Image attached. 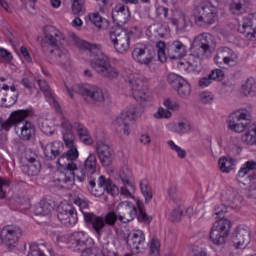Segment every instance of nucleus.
Listing matches in <instances>:
<instances>
[{"label":"nucleus","instance_id":"obj_1","mask_svg":"<svg viewBox=\"0 0 256 256\" xmlns=\"http://www.w3.org/2000/svg\"><path fill=\"white\" fill-rule=\"evenodd\" d=\"M61 133L63 141L68 147V151L59 156L57 165L60 169L56 173V181L60 183L63 189H71L75 185V175L78 181H85L87 177L97 173V156L90 154L84 161V168H77V164L73 163L79 157V151L75 147V134H73V125L65 116L61 118Z\"/></svg>","mask_w":256,"mask_h":256},{"label":"nucleus","instance_id":"obj_2","mask_svg":"<svg viewBox=\"0 0 256 256\" xmlns=\"http://www.w3.org/2000/svg\"><path fill=\"white\" fill-rule=\"evenodd\" d=\"M65 41V35L61 33L55 26H45L44 27V42L54 47L50 51V62L60 65V67H70L71 66V54L69 50L64 47H59Z\"/></svg>","mask_w":256,"mask_h":256},{"label":"nucleus","instance_id":"obj_3","mask_svg":"<svg viewBox=\"0 0 256 256\" xmlns=\"http://www.w3.org/2000/svg\"><path fill=\"white\" fill-rule=\"evenodd\" d=\"M79 47L84 51H88L90 56L89 65L100 77L105 79H117L119 77V70L113 67L109 60L103 56L98 44H91L82 40L79 43Z\"/></svg>","mask_w":256,"mask_h":256},{"label":"nucleus","instance_id":"obj_4","mask_svg":"<svg viewBox=\"0 0 256 256\" xmlns=\"http://www.w3.org/2000/svg\"><path fill=\"white\" fill-rule=\"evenodd\" d=\"M213 45V36L209 33H201L196 36L191 44L188 63L190 67L199 69L203 59L211 55V46Z\"/></svg>","mask_w":256,"mask_h":256},{"label":"nucleus","instance_id":"obj_5","mask_svg":"<svg viewBox=\"0 0 256 256\" xmlns=\"http://www.w3.org/2000/svg\"><path fill=\"white\" fill-rule=\"evenodd\" d=\"M225 213H227L225 205H219L214 208V215L219 219L213 224L209 234V240L214 245H225L226 239L229 237L231 221L225 219Z\"/></svg>","mask_w":256,"mask_h":256},{"label":"nucleus","instance_id":"obj_6","mask_svg":"<svg viewBox=\"0 0 256 256\" xmlns=\"http://www.w3.org/2000/svg\"><path fill=\"white\" fill-rule=\"evenodd\" d=\"M137 207L139 211L138 214ZM137 207L128 201L120 202L116 207V211H118V221H120V223H131L133 219L137 218L140 223H151V221H153V217L147 215L143 208V202L138 201Z\"/></svg>","mask_w":256,"mask_h":256},{"label":"nucleus","instance_id":"obj_7","mask_svg":"<svg viewBox=\"0 0 256 256\" xmlns=\"http://www.w3.org/2000/svg\"><path fill=\"white\" fill-rule=\"evenodd\" d=\"M110 41L117 53H127L131 47L132 39H137V28L130 30L115 29L110 31Z\"/></svg>","mask_w":256,"mask_h":256},{"label":"nucleus","instance_id":"obj_8","mask_svg":"<svg viewBox=\"0 0 256 256\" xmlns=\"http://www.w3.org/2000/svg\"><path fill=\"white\" fill-rule=\"evenodd\" d=\"M91 241L85 232H74L70 235L68 243L72 247H78L77 251L81 252V256H105L101 248L87 247V244L91 243Z\"/></svg>","mask_w":256,"mask_h":256},{"label":"nucleus","instance_id":"obj_9","mask_svg":"<svg viewBox=\"0 0 256 256\" xmlns=\"http://www.w3.org/2000/svg\"><path fill=\"white\" fill-rule=\"evenodd\" d=\"M66 91L71 99H73V93L82 95V97H87L88 99L96 101L97 103H103V101L107 99V93L103 92V89L90 84H76L73 85L71 89L66 86Z\"/></svg>","mask_w":256,"mask_h":256},{"label":"nucleus","instance_id":"obj_10","mask_svg":"<svg viewBox=\"0 0 256 256\" xmlns=\"http://www.w3.org/2000/svg\"><path fill=\"white\" fill-rule=\"evenodd\" d=\"M143 109L141 106H132L126 112L120 113L113 121V127L117 133L129 135V123L135 121L137 117H141Z\"/></svg>","mask_w":256,"mask_h":256},{"label":"nucleus","instance_id":"obj_11","mask_svg":"<svg viewBox=\"0 0 256 256\" xmlns=\"http://www.w3.org/2000/svg\"><path fill=\"white\" fill-rule=\"evenodd\" d=\"M95 187H97L95 178H90L88 182V191L91 193V195H94V197H101L105 191L112 197L119 195V187H117V185H115L111 179L105 178V176L99 177L98 188Z\"/></svg>","mask_w":256,"mask_h":256},{"label":"nucleus","instance_id":"obj_12","mask_svg":"<svg viewBox=\"0 0 256 256\" xmlns=\"http://www.w3.org/2000/svg\"><path fill=\"white\" fill-rule=\"evenodd\" d=\"M194 23L198 27H207V25H213L217 21V13L215 10L206 4L196 6L193 12Z\"/></svg>","mask_w":256,"mask_h":256},{"label":"nucleus","instance_id":"obj_13","mask_svg":"<svg viewBox=\"0 0 256 256\" xmlns=\"http://www.w3.org/2000/svg\"><path fill=\"white\" fill-rule=\"evenodd\" d=\"M22 111L26 112L27 114L21 115L22 120L16 125L15 131L22 141H31L32 139H35V125L25 119L33 115V110L27 109Z\"/></svg>","mask_w":256,"mask_h":256},{"label":"nucleus","instance_id":"obj_14","mask_svg":"<svg viewBox=\"0 0 256 256\" xmlns=\"http://www.w3.org/2000/svg\"><path fill=\"white\" fill-rule=\"evenodd\" d=\"M156 55L155 49L147 45L136 46L132 51V59L144 67H151L155 63Z\"/></svg>","mask_w":256,"mask_h":256},{"label":"nucleus","instance_id":"obj_15","mask_svg":"<svg viewBox=\"0 0 256 256\" xmlns=\"http://www.w3.org/2000/svg\"><path fill=\"white\" fill-rule=\"evenodd\" d=\"M168 83L181 99H188L189 95H191V85L180 75L170 73L168 75Z\"/></svg>","mask_w":256,"mask_h":256},{"label":"nucleus","instance_id":"obj_16","mask_svg":"<svg viewBox=\"0 0 256 256\" xmlns=\"http://www.w3.org/2000/svg\"><path fill=\"white\" fill-rule=\"evenodd\" d=\"M20 237H23V230L21 227L15 225L3 228L0 233V241H2L8 249L15 248Z\"/></svg>","mask_w":256,"mask_h":256},{"label":"nucleus","instance_id":"obj_17","mask_svg":"<svg viewBox=\"0 0 256 256\" xmlns=\"http://www.w3.org/2000/svg\"><path fill=\"white\" fill-rule=\"evenodd\" d=\"M130 89L132 91V96L135 100L140 103L146 102L149 99L147 92L145 91V82L140 76H133L128 79Z\"/></svg>","mask_w":256,"mask_h":256},{"label":"nucleus","instance_id":"obj_18","mask_svg":"<svg viewBox=\"0 0 256 256\" xmlns=\"http://www.w3.org/2000/svg\"><path fill=\"white\" fill-rule=\"evenodd\" d=\"M57 218L62 222V225H65L66 227H73V225L79 221L77 210L70 204L58 207Z\"/></svg>","mask_w":256,"mask_h":256},{"label":"nucleus","instance_id":"obj_19","mask_svg":"<svg viewBox=\"0 0 256 256\" xmlns=\"http://www.w3.org/2000/svg\"><path fill=\"white\" fill-rule=\"evenodd\" d=\"M231 239L236 249H245L251 241V230L247 226H238L233 231Z\"/></svg>","mask_w":256,"mask_h":256},{"label":"nucleus","instance_id":"obj_20","mask_svg":"<svg viewBox=\"0 0 256 256\" xmlns=\"http://www.w3.org/2000/svg\"><path fill=\"white\" fill-rule=\"evenodd\" d=\"M243 121H247V113L240 111L233 112L227 120L229 130L235 133H243L247 129V122Z\"/></svg>","mask_w":256,"mask_h":256},{"label":"nucleus","instance_id":"obj_21","mask_svg":"<svg viewBox=\"0 0 256 256\" xmlns=\"http://www.w3.org/2000/svg\"><path fill=\"white\" fill-rule=\"evenodd\" d=\"M239 57L233 51V49L229 47H222L218 50V53L214 57V61L216 65H230L233 67V65H237Z\"/></svg>","mask_w":256,"mask_h":256},{"label":"nucleus","instance_id":"obj_22","mask_svg":"<svg viewBox=\"0 0 256 256\" xmlns=\"http://www.w3.org/2000/svg\"><path fill=\"white\" fill-rule=\"evenodd\" d=\"M123 241H125L128 249H131L133 253L139 252V245L145 243V233L142 230H135L124 234Z\"/></svg>","mask_w":256,"mask_h":256},{"label":"nucleus","instance_id":"obj_23","mask_svg":"<svg viewBox=\"0 0 256 256\" xmlns=\"http://www.w3.org/2000/svg\"><path fill=\"white\" fill-rule=\"evenodd\" d=\"M167 56L169 59L177 61L187 55V46L179 40H174L166 45Z\"/></svg>","mask_w":256,"mask_h":256},{"label":"nucleus","instance_id":"obj_24","mask_svg":"<svg viewBox=\"0 0 256 256\" xmlns=\"http://www.w3.org/2000/svg\"><path fill=\"white\" fill-rule=\"evenodd\" d=\"M82 213L85 223H87V225H92V228L94 229L96 235L98 237H101V235H103V228L105 227V225H107L105 223V218L97 216L93 212L82 211Z\"/></svg>","mask_w":256,"mask_h":256},{"label":"nucleus","instance_id":"obj_25","mask_svg":"<svg viewBox=\"0 0 256 256\" xmlns=\"http://www.w3.org/2000/svg\"><path fill=\"white\" fill-rule=\"evenodd\" d=\"M221 201H224L226 204L220 205H224L226 208L231 207V209H237L238 207H241V204L243 203V196L233 190H226L221 194Z\"/></svg>","mask_w":256,"mask_h":256},{"label":"nucleus","instance_id":"obj_26","mask_svg":"<svg viewBox=\"0 0 256 256\" xmlns=\"http://www.w3.org/2000/svg\"><path fill=\"white\" fill-rule=\"evenodd\" d=\"M112 19L117 25H125L131 19V12L123 4H117L112 10Z\"/></svg>","mask_w":256,"mask_h":256},{"label":"nucleus","instance_id":"obj_27","mask_svg":"<svg viewBox=\"0 0 256 256\" xmlns=\"http://www.w3.org/2000/svg\"><path fill=\"white\" fill-rule=\"evenodd\" d=\"M119 177L124 186L121 187L120 193L121 195H125V197H131V192L128 187H133L131 184V179H133V172L129 169V166H123L120 169Z\"/></svg>","mask_w":256,"mask_h":256},{"label":"nucleus","instance_id":"obj_28","mask_svg":"<svg viewBox=\"0 0 256 256\" xmlns=\"http://www.w3.org/2000/svg\"><path fill=\"white\" fill-rule=\"evenodd\" d=\"M21 115H27V112L23 110H17L11 113L9 118L7 120H4L3 118H0V129L1 131H9L11 127H15L17 129L18 123H21L22 116Z\"/></svg>","mask_w":256,"mask_h":256},{"label":"nucleus","instance_id":"obj_29","mask_svg":"<svg viewBox=\"0 0 256 256\" xmlns=\"http://www.w3.org/2000/svg\"><path fill=\"white\" fill-rule=\"evenodd\" d=\"M97 155L103 167H109L113 163V154L109 145L101 142L96 145Z\"/></svg>","mask_w":256,"mask_h":256},{"label":"nucleus","instance_id":"obj_30","mask_svg":"<svg viewBox=\"0 0 256 256\" xmlns=\"http://www.w3.org/2000/svg\"><path fill=\"white\" fill-rule=\"evenodd\" d=\"M42 149L44 151L45 159L47 161H55L61 153H63V143L61 142H52L42 145Z\"/></svg>","mask_w":256,"mask_h":256},{"label":"nucleus","instance_id":"obj_31","mask_svg":"<svg viewBox=\"0 0 256 256\" xmlns=\"http://www.w3.org/2000/svg\"><path fill=\"white\" fill-rule=\"evenodd\" d=\"M248 9H251V0H233L229 6L232 15H244Z\"/></svg>","mask_w":256,"mask_h":256},{"label":"nucleus","instance_id":"obj_32","mask_svg":"<svg viewBox=\"0 0 256 256\" xmlns=\"http://www.w3.org/2000/svg\"><path fill=\"white\" fill-rule=\"evenodd\" d=\"M165 33H167V28L161 23H154L146 30V35L151 41H155V39H163Z\"/></svg>","mask_w":256,"mask_h":256},{"label":"nucleus","instance_id":"obj_33","mask_svg":"<svg viewBox=\"0 0 256 256\" xmlns=\"http://www.w3.org/2000/svg\"><path fill=\"white\" fill-rule=\"evenodd\" d=\"M225 77V72L223 70L217 68L211 71L208 77L201 78L199 80L200 87H209L211 85V81H223Z\"/></svg>","mask_w":256,"mask_h":256},{"label":"nucleus","instance_id":"obj_34","mask_svg":"<svg viewBox=\"0 0 256 256\" xmlns=\"http://www.w3.org/2000/svg\"><path fill=\"white\" fill-rule=\"evenodd\" d=\"M239 33L245 35L246 39L254 41L256 39V27H253V21L249 18H245L241 27L238 28Z\"/></svg>","mask_w":256,"mask_h":256},{"label":"nucleus","instance_id":"obj_35","mask_svg":"<svg viewBox=\"0 0 256 256\" xmlns=\"http://www.w3.org/2000/svg\"><path fill=\"white\" fill-rule=\"evenodd\" d=\"M41 171V162L39 160H34V162H28L22 166V172L24 175L28 177H35V175H39Z\"/></svg>","mask_w":256,"mask_h":256},{"label":"nucleus","instance_id":"obj_36","mask_svg":"<svg viewBox=\"0 0 256 256\" xmlns=\"http://www.w3.org/2000/svg\"><path fill=\"white\" fill-rule=\"evenodd\" d=\"M53 211V206L49 202L42 200L35 209V215L49 217Z\"/></svg>","mask_w":256,"mask_h":256},{"label":"nucleus","instance_id":"obj_37","mask_svg":"<svg viewBox=\"0 0 256 256\" xmlns=\"http://www.w3.org/2000/svg\"><path fill=\"white\" fill-rule=\"evenodd\" d=\"M242 142L246 145H256V124L249 127V132L242 136Z\"/></svg>","mask_w":256,"mask_h":256},{"label":"nucleus","instance_id":"obj_38","mask_svg":"<svg viewBox=\"0 0 256 256\" xmlns=\"http://www.w3.org/2000/svg\"><path fill=\"white\" fill-rule=\"evenodd\" d=\"M242 93L245 97H255L256 94V83L255 80H247L244 85H242Z\"/></svg>","mask_w":256,"mask_h":256},{"label":"nucleus","instance_id":"obj_39","mask_svg":"<svg viewBox=\"0 0 256 256\" xmlns=\"http://www.w3.org/2000/svg\"><path fill=\"white\" fill-rule=\"evenodd\" d=\"M140 189L142 195L145 197V203H149L153 199V193L151 192V186L149 185V181L147 179L140 181Z\"/></svg>","mask_w":256,"mask_h":256},{"label":"nucleus","instance_id":"obj_40","mask_svg":"<svg viewBox=\"0 0 256 256\" xmlns=\"http://www.w3.org/2000/svg\"><path fill=\"white\" fill-rule=\"evenodd\" d=\"M171 131H173V133H178L179 135L189 133L191 131V124L187 122L175 123L171 126Z\"/></svg>","mask_w":256,"mask_h":256},{"label":"nucleus","instance_id":"obj_41","mask_svg":"<svg viewBox=\"0 0 256 256\" xmlns=\"http://www.w3.org/2000/svg\"><path fill=\"white\" fill-rule=\"evenodd\" d=\"M104 218V222L109 227H114L115 223H117V220H119V212L117 211V208L115 211L108 212Z\"/></svg>","mask_w":256,"mask_h":256},{"label":"nucleus","instance_id":"obj_42","mask_svg":"<svg viewBox=\"0 0 256 256\" xmlns=\"http://www.w3.org/2000/svg\"><path fill=\"white\" fill-rule=\"evenodd\" d=\"M218 165H219L220 171H222V173H229V171H232V169H233V162L231 160L227 159V157L220 158Z\"/></svg>","mask_w":256,"mask_h":256},{"label":"nucleus","instance_id":"obj_43","mask_svg":"<svg viewBox=\"0 0 256 256\" xmlns=\"http://www.w3.org/2000/svg\"><path fill=\"white\" fill-rule=\"evenodd\" d=\"M256 169V162L253 160H249L244 164V167L241 168L238 172V177H244L249 173V171H255Z\"/></svg>","mask_w":256,"mask_h":256},{"label":"nucleus","instance_id":"obj_44","mask_svg":"<svg viewBox=\"0 0 256 256\" xmlns=\"http://www.w3.org/2000/svg\"><path fill=\"white\" fill-rule=\"evenodd\" d=\"M167 144L169 145L170 149H172V151H175L177 153V156L180 159H185L187 157V151H185L181 147L177 146L176 143L173 142V140H169L167 142Z\"/></svg>","mask_w":256,"mask_h":256},{"label":"nucleus","instance_id":"obj_45","mask_svg":"<svg viewBox=\"0 0 256 256\" xmlns=\"http://www.w3.org/2000/svg\"><path fill=\"white\" fill-rule=\"evenodd\" d=\"M85 0H73L72 1V13L73 15H79V13H83L85 10Z\"/></svg>","mask_w":256,"mask_h":256},{"label":"nucleus","instance_id":"obj_46","mask_svg":"<svg viewBox=\"0 0 256 256\" xmlns=\"http://www.w3.org/2000/svg\"><path fill=\"white\" fill-rule=\"evenodd\" d=\"M183 219V208L181 206H178L177 208H174L170 215V221L172 223H177Z\"/></svg>","mask_w":256,"mask_h":256},{"label":"nucleus","instance_id":"obj_47","mask_svg":"<svg viewBox=\"0 0 256 256\" xmlns=\"http://www.w3.org/2000/svg\"><path fill=\"white\" fill-rule=\"evenodd\" d=\"M89 20L91 21V23H93L99 29H101V27H102L101 24L102 23H107V20L103 19V17H101L99 15V13L89 14Z\"/></svg>","mask_w":256,"mask_h":256},{"label":"nucleus","instance_id":"obj_48","mask_svg":"<svg viewBox=\"0 0 256 256\" xmlns=\"http://www.w3.org/2000/svg\"><path fill=\"white\" fill-rule=\"evenodd\" d=\"M9 193V181L0 178V199H5Z\"/></svg>","mask_w":256,"mask_h":256},{"label":"nucleus","instance_id":"obj_49","mask_svg":"<svg viewBox=\"0 0 256 256\" xmlns=\"http://www.w3.org/2000/svg\"><path fill=\"white\" fill-rule=\"evenodd\" d=\"M161 247V244H159V239L152 238L150 243V253L151 255L157 256L159 255V249Z\"/></svg>","mask_w":256,"mask_h":256},{"label":"nucleus","instance_id":"obj_50","mask_svg":"<svg viewBox=\"0 0 256 256\" xmlns=\"http://www.w3.org/2000/svg\"><path fill=\"white\" fill-rule=\"evenodd\" d=\"M155 119H169L171 118V112L165 108H158V111L154 114Z\"/></svg>","mask_w":256,"mask_h":256},{"label":"nucleus","instance_id":"obj_51","mask_svg":"<svg viewBox=\"0 0 256 256\" xmlns=\"http://www.w3.org/2000/svg\"><path fill=\"white\" fill-rule=\"evenodd\" d=\"M74 203L75 205H77L83 215V212L84 213H87V211H85V209H88L89 208V202L85 199H81V198H76L74 200Z\"/></svg>","mask_w":256,"mask_h":256},{"label":"nucleus","instance_id":"obj_52","mask_svg":"<svg viewBox=\"0 0 256 256\" xmlns=\"http://www.w3.org/2000/svg\"><path fill=\"white\" fill-rule=\"evenodd\" d=\"M38 85L42 92H44L45 97L48 99L51 98V89L49 88V85L44 80H38Z\"/></svg>","mask_w":256,"mask_h":256},{"label":"nucleus","instance_id":"obj_53","mask_svg":"<svg viewBox=\"0 0 256 256\" xmlns=\"http://www.w3.org/2000/svg\"><path fill=\"white\" fill-rule=\"evenodd\" d=\"M19 94H15L12 97L8 98H2V107H12V105H15L17 103V97Z\"/></svg>","mask_w":256,"mask_h":256},{"label":"nucleus","instance_id":"obj_54","mask_svg":"<svg viewBox=\"0 0 256 256\" xmlns=\"http://www.w3.org/2000/svg\"><path fill=\"white\" fill-rule=\"evenodd\" d=\"M24 159L27 161V163H33L35 161H38L37 154H35L31 149H27L25 151Z\"/></svg>","mask_w":256,"mask_h":256},{"label":"nucleus","instance_id":"obj_55","mask_svg":"<svg viewBox=\"0 0 256 256\" xmlns=\"http://www.w3.org/2000/svg\"><path fill=\"white\" fill-rule=\"evenodd\" d=\"M27 256H46L37 245H30V252Z\"/></svg>","mask_w":256,"mask_h":256},{"label":"nucleus","instance_id":"obj_56","mask_svg":"<svg viewBox=\"0 0 256 256\" xmlns=\"http://www.w3.org/2000/svg\"><path fill=\"white\" fill-rule=\"evenodd\" d=\"M168 195H169L170 199H172V201H175L176 195H177V183L176 182H172L170 184V187L168 188Z\"/></svg>","mask_w":256,"mask_h":256},{"label":"nucleus","instance_id":"obj_57","mask_svg":"<svg viewBox=\"0 0 256 256\" xmlns=\"http://www.w3.org/2000/svg\"><path fill=\"white\" fill-rule=\"evenodd\" d=\"M200 99L202 103H211V101H213V94H211V92H202L200 94Z\"/></svg>","mask_w":256,"mask_h":256},{"label":"nucleus","instance_id":"obj_58","mask_svg":"<svg viewBox=\"0 0 256 256\" xmlns=\"http://www.w3.org/2000/svg\"><path fill=\"white\" fill-rule=\"evenodd\" d=\"M0 57H2V59H5V61L13 60V55H11V53L5 48H0Z\"/></svg>","mask_w":256,"mask_h":256},{"label":"nucleus","instance_id":"obj_59","mask_svg":"<svg viewBox=\"0 0 256 256\" xmlns=\"http://www.w3.org/2000/svg\"><path fill=\"white\" fill-rule=\"evenodd\" d=\"M164 106L170 111H177L179 109V104H173L170 99L164 101Z\"/></svg>","mask_w":256,"mask_h":256},{"label":"nucleus","instance_id":"obj_60","mask_svg":"<svg viewBox=\"0 0 256 256\" xmlns=\"http://www.w3.org/2000/svg\"><path fill=\"white\" fill-rule=\"evenodd\" d=\"M76 131L78 133L79 138L89 135V131L83 125H78V127L76 128Z\"/></svg>","mask_w":256,"mask_h":256},{"label":"nucleus","instance_id":"obj_61","mask_svg":"<svg viewBox=\"0 0 256 256\" xmlns=\"http://www.w3.org/2000/svg\"><path fill=\"white\" fill-rule=\"evenodd\" d=\"M20 53L21 55H23L24 59H26L28 63H31V56L29 55V51H27V48L25 46L20 47Z\"/></svg>","mask_w":256,"mask_h":256},{"label":"nucleus","instance_id":"obj_62","mask_svg":"<svg viewBox=\"0 0 256 256\" xmlns=\"http://www.w3.org/2000/svg\"><path fill=\"white\" fill-rule=\"evenodd\" d=\"M79 140L84 143V145H93V138L89 134L86 136H82L79 138Z\"/></svg>","mask_w":256,"mask_h":256},{"label":"nucleus","instance_id":"obj_63","mask_svg":"<svg viewBox=\"0 0 256 256\" xmlns=\"http://www.w3.org/2000/svg\"><path fill=\"white\" fill-rule=\"evenodd\" d=\"M21 85H23V87H25V89H33V82H31V80H29V78H23L21 80Z\"/></svg>","mask_w":256,"mask_h":256},{"label":"nucleus","instance_id":"obj_64","mask_svg":"<svg viewBox=\"0 0 256 256\" xmlns=\"http://www.w3.org/2000/svg\"><path fill=\"white\" fill-rule=\"evenodd\" d=\"M157 55L160 63H165V61H167V54H165V50H157Z\"/></svg>","mask_w":256,"mask_h":256}]
</instances>
